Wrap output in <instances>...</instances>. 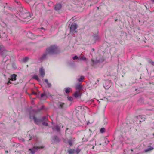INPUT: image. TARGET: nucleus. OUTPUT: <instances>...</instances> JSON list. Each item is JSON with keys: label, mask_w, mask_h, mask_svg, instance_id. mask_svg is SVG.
I'll return each instance as SVG.
<instances>
[{"label": "nucleus", "mask_w": 154, "mask_h": 154, "mask_svg": "<svg viewBox=\"0 0 154 154\" xmlns=\"http://www.w3.org/2000/svg\"><path fill=\"white\" fill-rule=\"evenodd\" d=\"M46 51L49 55H54L59 53L60 52L58 47L56 45H51L48 48Z\"/></svg>", "instance_id": "nucleus-1"}, {"label": "nucleus", "mask_w": 154, "mask_h": 154, "mask_svg": "<svg viewBox=\"0 0 154 154\" xmlns=\"http://www.w3.org/2000/svg\"><path fill=\"white\" fill-rule=\"evenodd\" d=\"M69 26V28L70 29V32H71L74 33L77 32V31L76 30L77 28L78 25L75 23H72L71 26Z\"/></svg>", "instance_id": "nucleus-2"}, {"label": "nucleus", "mask_w": 154, "mask_h": 154, "mask_svg": "<svg viewBox=\"0 0 154 154\" xmlns=\"http://www.w3.org/2000/svg\"><path fill=\"white\" fill-rule=\"evenodd\" d=\"M44 147V146H34L32 149H29V150L30 151L31 153L32 154H34L35 152L37 151L38 150L42 149Z\"/></svg>", "instance_id": "nucleus-3"}, {"label": "nucleus", "mask_w": 154, "mask_h": 154, "mask_svg": "<svg viewBox=\"0 0 154 154\" xmlns=\"http://www.w3.org/2000/svg\"><path fill=\"white\" fill-rule=\"evenodd\" d=\"M51 96V94L48 91H44L43 93L41 94L40 97L39 98L40 99H42L43 97H45V99H46L48 97Z\"/></svg>", "instance_id": "nucleus-4"}, {"label": "nucleus", "mask_w": 154, "mask_h": 154, "mask_svg": "<svg viewBox=\"0 0 154 154\" xmlns=\"http://www.w3.org/2000/svg\"><path fill=\"white\" fill-rule=\"evenodd\" d=\"M103 83V86L106 89H108L111 86V82L109 80L105 81Z\"/></svg>", "instance_id": "nucleus-5"}, {"label": "nucleus", "mask_w": 154, "mask_h": 154, "mask_svg": "<svg viewBox=\"0 0 154 154\" xmlns=\"http://www.w3.org/2000/svg\"><path fill=\"white\" fill-rule=\"evenodd\" d=\"M29 118L31 119L32 118L34 120V122L37 124H38L41 121V119L36 118L35 115H33L32 116V117L30 114L29 115Z\"/></svg>", "instance_id": "nucleus-6"}, {"label": "nucleus", "mask_w": 154, "mask_h": 154, "mask_svg": "<svg viewBox=\"0 0 154 154\" xmlns=\"http://www.w3.org/2000/svg\"><path fill=\"white\" fill-rule=\"evenodd\" d=\"M48 54L47 52L45 51V52L43 54L42 56L39 58V60L40 61L42 62L45 60L46 58L47 55Z\"/></svg>", "instance_id": "nucleus-7"}, {"label": "nucleus", "mask_w": 154, "mask_h": 154, "mask_svg": "<svg viewBox=\"0 0 154 154\" xmlns=\"http://www.w3.org/2000/svg\"><path fill=\"white\" fill-rule=\"evenodd\" d=\"M57 106L58 108L63 109L64 108L65 103L61 102H59L57 104Z\"/></svg>", "instance_id": "nucleus-8"}, {"label": "nucleus", "mask_w": 154, "mask_h": 154, "mask_svg": "<svg viewBox=\"0 0 154 154\" xmlns=\"http://www.w3.org/2000/svg\"><path fill=\"white\" fill-rule=\"evenodd\" d=\"M61 4L60 3H57L55 5L54 9L56 11H58L60 10L61 9Z\"/></svg>", "instance_id": "nucleus-9"}, {"label": "nucleus", "mask_w": 154, "mask_h": 154, "mask_svg": "<svg viewBox=\"0 0 154 154\" xmlns=\"http://www.w3.org/2000/svg\"><path fill=\"white\" fill-rule=\"evenodd\" d=\"M39 73L42 77H43L45 75V70L42 67L39 69Z\"/></svg>", "instance_id": "nucleus-10"}, {"label": "nucleus", "mask_w": 154, "mask_h": 154, "mask_svg": "<svg viewBox=\"0 0 154 154\" xmlns=\"http://www.w3.org/2000/svg\"><path fill=\"white\" fill-rule=\"evenodd\" d=\"M75 140L74 138H70L68 141V143L71 146L72 145L73 143Z\"/></svg>", "instance_id": "nucleus-11"}, {"label": "nucleus", "mask_w": 154, "mask_h": 154, "mask_svg": "<svg viewBox=\"0 0 154 154\" xmlns=\"http://www.w3.org/2000/svg\"><path fill=\"white\" fill-rule=\"evenodd\" d=\"M52 139L55 143H57L60 141V140L57 136H54L53 137Z\"/></svg>", "instance_id": "nucleus-12"}, {"label": "nucleus", "mask_w": 154, "mask_h": 154, "mask_svg": "<svg viewBox=\"0 0 154 154\" xmlns=\"http://www.w3.org/2000/svg\"><path fill=\"white\" fill-rule=\"evenodd\" d=\"M79 93H80L79 91H77L74 93V96L76 98H77L79 97H80L81 94H79Z\"/></svg>", "instance_id": "nucleus-13"}, {"label": "nucleus", "mask_w": 154, "mask_h": 154, "mask_svg": "<svg viewBox=\"0 0 154 154\" xmlns=\"http://www.w3.org/2000/svg\"><path fill=\"white\" fill-rule=\"evenodd\" d=\"M154 149V148L152 146H149L148 148L145 150L144 151L145 152H146L152 150Z\"/></svg>", "instance_id": "nucleus-14"}, {"label": "nucleus", "mask_w": 154, "mask_h": 154, "mask_svg": "<svg viewBox=\"0 0 154 154\" xmlns=\"http://www.w3.org/2000/svg\"><path fill=\"white\" fill-rule=\"evenodd\" d=\"M17 75L15 74H13L11 76V81H15L16 79Z\"/></svg>", "instance_id": "nucleus-15"}, {"label": "nucleus", "mask_w": 154, "mask_h": 154, "mask_svg": "<svg viewBox=\"0 0 154 154\" xmlns=\"http://www.w3.org/2000/svg\"><path fill=\"white\" fill-rule=\"evenodd\" d=\"M137 117L138 119L140 118L141 119H142V120H140V122H141V121H144L145 119V116H144V115H140L139 116H138Z\"/></svg>", "instance_id": "nucleus-16"}, {"label": "nucleus", "mask_w": 154, "mask_h": 154, "mask_svg": "<svg viewBox=\"0 0 154 154\" xmlns=\"http://www.w3.org/2000/svg\"><path fill=\"white\" fill-rule=\"evenodd\" d=\"M55 129L58 132H60V127L59 126L57 125L54 128H53L52 129L54 131V129Z\"/></svg>", "instance_id": "nucleus-17"}, {"label": "nucleus", "mask_w": 154, "mask_h": 154, "mask_svg": "<svg viewBox=\"0 0 154 154\" xmlns=\"http://www.w3.org/2000/svg\"><path fill=\"white\" fill-rule=\"evenodd\" d=\"M75 88L77 90H81L82 89V86L80 84H77L76 85Z\"/></svg>", "instance_id": "nucleus-18"}, {"label": "nucleus", "mask_w": 154, "mask_h": 154, "mask_svg": "<svg viewBox=\"0 0 154 154\" xmlns=\"http://www.w3.org/2000/svg\"><path fill=\"white\" fill-rule=\"evenodd\" d=\"M45 82L47 84L49 88H50L51 86V83L48 82V80L47 79H45L44 80Z\"/></svg>", "instance_id": "nucleus-19"}, {"label": "nucleus", "mask_w": 154, "mask_h": 154, "mask_svg": "<svg viewBox=\"0 0 154 154\" xmlns=\"http://www.w3.org/2000/svg\"><path fill=\"white\" fill-rule=\"evenodd\" d=\"M93 39L96 41L98 39V35L97 34H94L93 36Z\"/></svg>", "instance_id": "nucleus-20"}, {"label": "nucleus", "mask_w": 154, "mask_h": 154, "mask_svg": "<svg viewBox=\"0 0 154 154\" xmlns=\"http://www.w3.org/2000/svg\"><path fill=\"white\" fill-rule=\"evenodd\" d=\"M65 92L66 93H69L70 92V91L71 90V88H65Z\"/></svg>", "instance_id": "nucleus-21"}, {"label": "nucleus", "mask_w": 154, "mask_h": 154, "mask_svg": "<svg viewBox=\"0 0 154 154\" xmlns=\"http://www.w3.org/2000/svg\"><path fill=\"white\" fill-rule=\"evenodd\" d=\"M68 152L69 154H73L74 153V150L70 149L68 150Z\"/></svg>", "instance_id": "nucleus-22"}, {"label": "nucleus", "mask_w": 154, "mask_h": 154, "mask_svg": "<svg viewBox=\"0 0 154 154\" xmlns=\"http://www.w3.org/2000/svg\"><path fill=\"white\" fill-rule=\"evenodd\" d=\"M84 79V77L83 76H81L79 79H77V80L79 82L82 81Z\"/></svg>", "instance_id": "nucleus-23"}, {"label": "nucleus", "mask_w": 154, "mask_h": 154, "mask_svg": "<svg viewBox=\"0 0 154 154\" xmlns=\"http://www.w3.org/2000/svg\"><path fill=\"white\" fill-rule=\"evenodd\" d=\"M80 60H82L83 61H85L86 62L87 61V60L86 58V57H85L84 56H82V57H80Z\"/></svg>", "instance_id": "nucleus-24"}, {"label": "nucleus", "mask_w": 154, "mask_h": 154, "mask_svg": "<svg viewBox=\"0 0 154 154\" xmlns=\"http://www.w3.org/2000/svg\"><path fill=\"white\" fill-rule=\"evenodd\" d=\"M29 59V58L28 57H26L23 59L22 61L23 62H26L28 61Z\"/></svg>", "instance_id": "nucleus-25"}, {"label": "nucleus", "mask_w": 154, "mask_h": 154, "mask_svg": "<svg viewBox=\"0 0 154 154\" xmlns=\"http://www.w3.org/2000/svg\"><path fill=\"white\" fill-rule=\"evenodd\" d=\"M33 79H35L37 81L39 80V79L37 75H34L33 77Z\"/></svg>", "instance_id": "nucleus-26"}, {"label": "nucleus", "mask_w": 154, "mask_h": 154, "mask_svg": "<svg viewBox=\"0 0 154 154\" xmlns=\"http://www.w3.org/2000/svg\"><path fill=\"white\" fill-rule=\"evenodd\" d=\"M148 62L151 64L152 65L154 66V62L152 61V60L150 59H149L148 60Z\"/></svg>", "instance_id": "nucleus-27"}, {"label": "nucleus", "mask_w": 154, "mask_h": 154, "mask_svg": "<svg viewBox=\"0 0 154 154\" xmlns=\"http://www.w3.org/2000/svg\"><path fill=\"white\" fill-rule=\"evenodd\" d=\"M105 131V129L104 128H101L100 129V132L101 133L104 132Z\"/></svg>", "instance_id": "nucleus-28"}, {"label": "nucleus", "mask_w": 154, "mask_h": 154, "mask_svg": "<svg viewBox=\"0 0 154 154\" xmlns=\"http://www.w3.org/2000/svg\"><path fill=\"white\" fill-rule=\"evenodd\" d=\"M68 99L69 101H72L73 100V98L71 97H68Z\"/></svg>", "instance_id": "nucleus-29"}, {"label": "nucleus", "mask_w": 154, "mask_h": 154, "mask_svg": "<svg viewBox=\"0 0 154 154\" xmlns=\"http://www.w3.org/2000/svg\"><path fill=\"white\" fill-rule=\"evenodd\" d=\"M42 124L45 126H48V123L47 122H42Z\"/></svg>", "instance_id": "nucleus-30"}, {"label": "nucleus", "mask_w": 154, "mask_h": 154, "mask_svg": "<svg viewBox=\"0 0 154 154\" xmlns=\"http://www.w3.org/2000/svg\"><path fill=\"white\" fill-rule=\"evenodd\" d=\"M42 119L46 121H48V119L46 117H43L42 118Z\"/></svg>", "instance_id": "nucleus-31"}, {"label": "nucleus", "mask_w": 154, "mask_h": 154, "mask_svg": "<svg viewBox=\"0 0 154 154\" xmlns=\"http://www.w3.org/2000/svg\"><path fill=\"white\" fill-rule=\"evenodd\" d=\"M3 46L2 45H0V51L3 50Z\"/></svg>", "instance_id": "nucleus-32"}, {"label": "nucleus", "mask_w": 154, "mask_h": 154, "mask_svg": "<svg viewBox=\"0 0 154 154\" xmlns=\"http://www.w3.org/2000/svg\"><path fill=\"white\" fill-rule=\"evenodd\" d=\"M78 58V57L76 56H75L74 57H73V60H75L76 59H77Z\"/></svg>", "instance_id": "nucleus-33"}, {"label": "nucleus", "mask_w": 154, "mask_h": 154, "mask_svg": "<svg viewBox=\"0 0 154 154\" xmlns=\"http://www.w3.org/2000/svg\"><path fill=\"white\" fill-rule=\"evenodd\" d=\"M32 94H34L35 95H37V93L34 92H32Z\"/></svg>", "instance_id": "nucleus-34"}, {"label": "nucleus", "mask_w": 154, "mask_h": 154, "mask_svg": "<svg viewBox=\"0 0 154 154\" xmlns=\"http://www.w3.org/2000/svg\"><path fill=\"white\" fill-rule=\"evenodd\" d=\"M11 81H10V80H9L8 82V83H7V85H8L9 84H11Z\"/></svg>", "instance_id": "nucleus-35"}, {"label": "nucleus", "mask_w": 154, "mask_h": 154, "mask_svg": "<svg viewBox=\"0 0 154 154\" xmlns=\"http://www.w3.org/2000/svg\"><path fill=\"white\" fill-rule=\"evenodd\" d=\"M20 140L21 141H22L23 142H24L25 141L24 139L23 138H21V139H20Z\"/></svg>", "instance_id": "nucleus-36"}, {"label": "nucleus", "mask_w": 154, "mask_h": 154, "mask_svg": "<svg viewBox=\"0 0 154 154\" xmlns=\"http://www.w3.org/2000/svg\"><path fill=\"white\" fill-rule=\"evenodd\" d=\"M80 151V150L79 149H77L76 150V152L77 153H78Z\"/></svg>", "instance_id": "nucleus-37"}, {"label": "nucleus", "mask_w": 154, "mask_h": 154, "mask_svg": "<svg viewBox=\"0 0 154 154\" xmlns=\"http://www.w3.org/2000/svg\"><path fill=\"white\" fill-rule=\"evenodd\" d=\"M41 29L42 30V29H44H44H44V28H43V27L41 28Z\"/></svg>", "instance_id": "nucleus-38"}, {"label": "nucleus", "mask_w": 154, "mask_h": 154, "mask_svg": "<svg viewBox=\"0 0 154 154\" xmlns=\"http://www.w3.org/2000/svg\"><path fill=\"white\" fill-rule=\"evenodd\" d=\"M91 102L92 103L93 102L94 100H91Z\"/></svg>", "instance_id": "nucleus-39"}, {"label": "nucleus", "mask_w": 154, "mask_h": 154, "mask_svg": "<svg viewBox=\"0 0 154 154\" xmlns=\"http://www.w3.org/2000/svg\"><path fill=\"white\" fill-rule=\"evenodd\" d=\"M8 151H5V153H8Z\"/></svg>", "instance_id": "nucleus-40"}, {"label": "nucleus", "mask_w": 154, "mask_h": 154, "mask_svg": "<svg viewBox=\"0 0 154 154\" xmlns=\"http://www.w3.org/2000/svg\"><path fill=\"white\" fill-rule=\"evenodd\" d=\"M151 1L152 2H154V0H151Z\"/></svg>", "instance_id": "nucleus-41"}, {"label": "nucleus", "mask_w": 154, "mask_h": 154, "mask_svg": "<svg viewBox=\"0 0 154 154\" xmlns=\"http://www.w3.org/2000/svg\"><path fill=\"white\" fill-rule=\"evenodd\" d=\"M68 128H66V130H68Z\"/></svg>", "instance_id": "nucleus-42"}, {"label": "nucleus", "mask_w": 154, "mask_h": 154, "mask_svg": "<svg viewBox=\"0 0 154 154\" xmlns=\"http://www.w3.org/2000/svg\"><path fill=\"white\" fill-rule=\"evenodd\" d=\"M117 19L116 20H115V21H117Z\"/></svg>", "instance_id": "nucleus-43"}, {"label": "nucleus", "mask_w": 154, "mask_h": 154, "mask_svg": "<svg viewBox=\"0 0 154 154\" xmlns=\"http://www.w3.org/2000/svg\"><path fill=\"white\" fill-rule=\"evenodd\" d=\"M31 139V137H30V139H29V140H30Z\"/></svg>", "instance_id": "nucleus-44"}, {"label": "nucleus", "mask_w": 154, "mask_h": 154, "mask_svg": "<svg viewBox=\"0 0 154 154\" xmlns=\"http://www.w3.org/2000/svg\"><path fill=\"white\" fill-rule=\"evenodd\" d=\"M94 50V49H93V50Z\"/></svg>", "instance_id": "nucleus-45"}]
</instances>
